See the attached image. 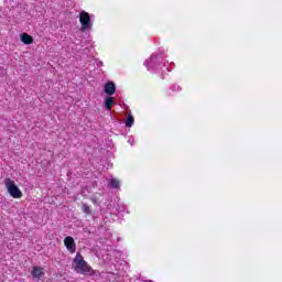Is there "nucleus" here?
Returning a JSON list of instances; mask_svg holds the SVG:
<instances>
[{"mask_svg": "<svg viewBox=\"0 0 282 282\" xmlns=\"http://www.w3.org/2000/svg\"><path fill=\"white\" fill-rule=\"evenodd\" d=\"M73 269L75 270V272H77V274H94V270L91 269V267H89L87 261H85V258H83V254H80V252H77L75 258L73 259Z\"/></svg>", "mask_w": 282, "mask_h": 282, "instance_id": "f257e3e1", "label": "nucleus"}, {"mask_svg": "<svg viewBox=\"0 0 282 282\" xmlns=\"http://www.w3.org/2000/svg\"><path fill=\"white\" fill-rule=\"evenodd\" d=\"M4 186L13 199H21L23 197V192L17 186V183L12 178L4 180Z\"/></svg>", "mask_w": 282, "mask_h": 282, "instance_id": "f03ea898", "label": "nucleus"}, {"mask_svg": "<svg viewBox=\"0 0 282 282\" xmlns=\"http://www.w3.org/2000/svg\"><path fill=\"white\" fill-rule=\"evenodd\" d=\"M79 23L82 25L80 30L83 32H87V30H91L93 23H91V15L87 13V11H82L79 13Z\"/></svg>", "mask_w": 282, "mask_h": 282, "instance_id": "7ed1b4c3", "label": "nucleus"}, {"mask_svg": "<svg viewBox=\"0 0 282 282\" xmlns=\"http://www.w3.org/2000/svg\"><path fill=\"white\" fill-rule=\"evenodd\" d=\"M144 65L149 72H151V69H162V72H164V68H160V58L155 54H152L150 58L144 62Z\"/></svg>", "mask_w": 282, "mask_h": 282, "instance_id": "20e7f679", "label": "nucleus"}, {"mask_svg": "<svg viewBox=\"0 0 282 282\" xmlns=\"http://www.w3.org/2000/svg\"><path fill=\"white\" fill-rule=\"evenodd\" d=\"M64 246L70 252V254H74L76 252V241H74V238L72 236H67L64 239Z\"/></svg>", "mask_w": 282, "mask_h": 282, "instance_id": "39448f33", "label": "nucleus"}, {"mask_svg": "<svg viewBox=\"0 0 282 282\" xmlns=\"http://www.w3.org/2000/svg\"><path fill=\"white\" fill-rule=\"evenodd\" d=\"M31 274L34 279H37V281H40L42 276H45V272L41 267H33Z\"/></svg>", "mask_w": 282, "mask_h": 282, "instance_id": "423d86ee", "label": "nucleus"}, {"mask_svg": "<svg viewBox=\"0 0 282 282\" xmlns=\"http://www.w3.org/2000/svg\"><path fill=\"white\" fill-rule=\"evenodd\" d=\"M105 93L107 96H113L116 94V84L113 82H109L105 85Z\"/></svg>", "mask_w": 282, "mask_h": 282, "instance_id": "0eeeda50", "label": "nucleus"}, {"mask_svg": "<svg viewBox=\"0 0 282 282\" xmlns=\"http://www.w3.org/2000/svg\"><path fill=\"white\" fill-rule=\"evenodd\" d=\"M21 41L24 43V45H32V43H34V39L28 33H23L21 35Z\"/></svg>", "mask_w": 282, "mask_h": 282, "instance_id": "6e6552de", "label": "nucleus"}, {"mask_svg": "<svg viewBox=\"0 0 282 282\" xmlns=\"http://www.w3.org/2000/svg\"><path fill=\"white\" fill-rule=\"evenodd\" d=\"M113 106V97H107L105 100V109L111 111V107Z\"/></svg>", "mask_w": 282, "mask_h": 282, "instance_id": "1a4fd4ad", "label": "nucleus"}, {"mask_svg": "<svg viewBox=\"0 0 282 282\" xmlns=\"http://www.w3.org/2000/svg\"><path fill=\"white\" fill-rule=\"evenodd\" d=\"M133 122H134L133 116L128 115V118L126 120V127H128V128L133 127Z\"/></svg>", "mask_w": 282, "mask_h": 282, "instance_id": "9d476101", "label": "nucleus"}, {"mask_svg": "<svg viewBox=\"0 0 282 282\" xmlns=\"http://www.w3.org/2000/svg\"><path fill=\"white\" fill-rule=\"evenodd\" d=\"M109 186H111L112 188H120V181L112 178L109 183Z\"/></svg>", "mask_w": 282, "mask_h": 282, "instance_id": "9b49d317", "label": "nucleus"}, {"mask_svg": "<svg viewBox=\"0 0 282 282\" xmlns=\"http://www.w3.org/2000/svg\"><path fill=\"white\" fill-rule=\"evenodd\" d=\"M82 209H83V213H85L86 215L91 214V209L89 208V206L87 204H83Z\"/></svg>", "mask_w": 282, "mask_h": 282, "instance_id": "f8f14e48", "label": "nucleus"}, {"mask_svg": "<svg viewBox=\"0 0 282 282\" xmlns=\"http://www.w3.org/2000/svg\"><path fill=\"white\" fill-rule=\"evenodd\" d=\"M128 143L131 144V147H133V139H129Z\"/></svg>", "mask_w": 282, "mask_h": 282, "instance_id": "ddd939ff", "label": "nucleus"}]
</instances>
